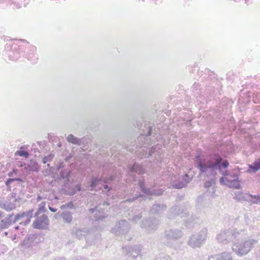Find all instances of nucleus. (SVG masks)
<instances>
[{
  "mask_svg": "<svg viewBox=\"0 0 260 260\" xmlns=\"http://www.w3.org/2000/svg\"><path fill=\"white\" fill-rule=\"evenodd\" d=\"M230 165L227 159H224L218 153H213L208 156H196L194 166L199 170V175L207 177H214L217 175V171L223 176L230 175L226 169Z\"/></svg>",
  "mask_w": 260,
  "mask_h": 260,
  "instance_id": "obj_1",
  "label": "nucleus"
},
{
  "mask_svg": "<svg viewBox=\"0 0 260 260\" xmlns=\"http://www.w3.org/2000/svg\"><path fill=\"white\" fill-rule=\"evenodd\" d=\"M257 240L248 238L241 242L234 243L232 246V250L239 256L247 254L257 244Z\"/></svg>",
  "mask_w": 260,
  "mask_h": 260,
  "instance_id": "obj_2",
  "label": "nucleus"
},
{
  "mask_svg": "<svg viewBox=\"0 0 260 260\" xmlns=\"http://www.w3.org/2000/svg\"><path fill=\"white\" fill-rule=\"evenodd\" d=\"M242 232V230L238 229L223 230L217 234L216 240L219 243L226 244L234 239L239 238Z\"/></svg>",
  "mask_w": 260,
  "mask_h": 260,
  "instance_id": "obj_3",
  "label": "nucleus"
},
{
  "mask_svg": "<svg viewBox=\"0 0 260 260\" xmlns=\"http://www.w3.org/2000/svg\"><path fill=\"white\" fill-rule=\"evenodd\" d=\"M208 230L206 228L202 229L200 232L192 235L189 237L187 245L190 247L196 248L200 247L205 243L207 239Z\"/></svg>",
  "mask_w": 260,
  "mask_h": 260,
  "instance_id": "obj_4",
  "label": "nucleus"
},
{
  "mask_svg": "<svg viewBox=\"0 0 260 260\" xmlns=\"http://www.w3.org/2000/svg\"><path fill=\"white\" fill-rule=\"evenodd\" d=\"M183 236L182 231L178 229L172 228L165 231L164 238L166 241L164 242L165 245L173 247L174 242L181 238Z\"/></svg>",
  "mask_w": 260,
  "mask_h": 260,
  "instance_id": "obj_5",
  "label": "nucleus"
},
{
  "mask_svg": "<svg viewBox=\"0 0 260 260\" xmlns=\"http://www.w3.org/2000/svg\"><path fill=\"white\" fill-rule=\"evenodd\" d=\"M234 199L238 201H246L251 204L260 203V196H253L241 191H235L234 194Z\"/></svg>",
  "mask_w": 260,
  "mask_h": 260,
  "instance_id": "obj_6",
  "label": "nucleus"
},
{
  "mask_svg": "<svg viewBox=\"0 0 260 260\" xmlns=\"http://www.w3.org/2000/svg\"><path fill=\"white\" fill-rule=\"evenodd\" d=\"M161 147L160 144H157L152 146L151 148H147L146 149L141 148L138 151V156L140 158H149L150 156L156 158V156L159 154L158 150L161 149Z\"/></svg>",
  "mask_w": 260,
  "mask_h": 260,
  "instance_id": "obj_7",
  "label": "nucleus"
},
{
  "mask_svg": "<svg viewBox=\"0 0 260 260\" xmlns=\"http://www.w3.org/2000/svg\"><path fill=\"white\" fill-rule=\"evenodd\" d=\"M131 229L129 223L125 220L118 221L115 227L112 229V232L116 236L123 235L127 234Z\"/></svg>",
  "mask_w": 260,
  "mask_h": 260,
  "instance_id": "obj_8",
  "label": "nucleus"
},
{
  "mask_svg": "<svg viewBox=\"0 0 260 260\" xmlns=\"http://www.w3.org/2000/svg\"><path fill=\"white\" fill-rule=\"evenodd\" d=\"M159 224V220L154 218L143 219L140 223V226L149 233L155 231L157 229Z\"/></svg>",
  "mask_w": 260,
  "mask_h": 260,
  "instance_id": "obj_9",
  "label": "nucleus"
},
{
  "mask_svg": "<svg viewBox=\"0 0 260 260\" xmlns=\"http://www.w3.org/2000/svg\"><path fill=\"white\" fill-rule=\"evenodd\" d=\"M139 186L141 191L148 196H159L162 194L164 190L162 188L155 189L153 187H147L145 186V182L143 180H140Z\"/></svg>",
  "mask_w": 260,
  "mask_h": 260,
  "instance_id": "obj_10",
  "label": "nucleus"
},
{
  "mask_svg": "<svg viewBox=\"0 0 260 260\" xmlns=\"http://www.w3.org/2000/svg\"><path fill=\"white\" fill-rule=\"evenodd\" d=\"M188 214L187 209L178 206H175L171 207L168 212V217L169 219H173L177 216L180 215L183 218Z\"/></svg>",
  "mask_w": 260,
  "mask_h": 260,
  "instance_id": "obj_11",
  "label": "nucleus"
},
{
  "mask_svg": "<svg viewBox=\"0 0 260 260\" xmlns=\"http://www.w3.org/2000/svg\"><path fill=\"white\" fill-rule=\"evenodd\" d=\"M49 224V219L47 215L43 214L38 217L33 222L32 226L34 229L46 230Z\"/></svg>",
  "mask_w": 260,
  "mask_h": 260,
  "instance_id": "obj_12",
  "label": "nucleus"
},
{
  "mask_svg": "<svg viewBox=\"0 0 260 260\" xmlns=\"http://www.w3.org/2000/svg\"><path fill=\"white\" fill-rule=\"evenodd\" d=\"M34 212V210L31 209L28 211L17 214L14 217L13 222L14 223L21 219L26 217V219L20 223L24 225H27L30 223L31 218L33 217Z\"/></svg>",
  "mask_w": 260,
  "mask_h": 260,
  "instance_id": "obj_13",
  "label": "nucleus"
},
{
  "mask_svg": "<svg viewBox=\"0 0 260 260\" xmlns=\"http://www.w3.org/2000/svg\"><path fill=\"white\" fill-rule=\"evenodd\" d=\"M89 212L93 214L95 221H103L108 216V214L105 212L104 209L101 206H96L91 208L89 209Z\"/></svg>",
  "mask_w": 260,
  "mask_h": 260,
  "instance_id": "obj_14",
  "label": "nucleus"
},
{
  "mask_svg": "<svg viewBox=\"0 0 260 260\" xmlns=\"http://www.w3.org/2000/svg\"><path fill=\"white\" fill-rule=\"evenodd\" d=\"M148 130L146 134L141 135L138 138V142L139 143L138 146L141 148H147L151 141L149 138L151 135V127L150 126H148Z\"/></svg>",
  "mask_w": 260,
  "mask_h": 260,
  "instance_id": "obj_15",
  "label": "nucleus"
},
{
  "mask_svg": "<svg viewBox=\"0 0 260 260\" xmlns=\"http://www.w3.org/2000/svg\"><path fill=\"white\" fill-rule=\"evenodd\" d=\"M142 250L141 245H135L133 247L125 246L123 248V252L128 257L132 256L136 258L140 254Z\"/></svg>",
  "mask_w": 260,
  "mask_h": 260,
  "instance_id": "obj_16",
  "label": "nucleus"
},
{
  "mask_svg": "<svg viewBox=\"0 0 260 260\" xmlns=\"http://www.w3.org/2000/svg\"><path fill=\"white\" fill-rule=\"evenodd\" d=\"M192 178L189 177L188 175L186 174L184 176L179 177L177 181H173L172 186L176 189H181L185 186L191 180Z\"/></svg>",
  "mask_w": 260,
  "mask_h": 260,
  "instance_id": "obj_17",
  "label": "nucleus"
},
{
  "mask_svg": "<svg viewBox=\"0 0 260 260\" xmlns=\"http://www.w3.org/2000/svg\"><path fill=\"white\" fill-rule=\"evenodd\" d=\"M89 230L87 228H78L73 230L72 234L74 237L78 239H82L88 233Z\"/></svg>",
  "mask_w": 260,
  "mask_h": 260,
  "instance_id": "obj_18",
  "label": "nucleus"
},
{
  "mask_svg": "<svg viewBox=\"0 0 260 260\" xmlns=\"http://www.w3.org/2000/svg\"><path fill=\"white\" fill-rule=\"evenodd\" d=\"M167 206L164 204H155L150 209V213L152 215H159L166 210Z\"/></svg>",
  "mask_w": 260,
  "mask_h": 260,
  "instance_id": "obj_19",
  "label": "nucleus"
},
{
  "mask_svg": "<svg viewBox=\"0 0 260 260\" xmlns=\"http://www.w3.org/2000/svg\"><path fill=\"white\" fill-rule=\"evenodd\" d=\"M232 256L230 252H224L220 254L210 255L208 260H232Z\"/></svg>",
  "mask_w": 260,
  "mask_h": 260,
  "instance_id": "obj_20",
  "label": "nucleus"
},
{
  "mask_svg": "<svg viewBox=\"0 0 260 260\" xmlns=\"http://www.w3.org/2000/svg\"><path fill=\"white\" fill-rule=\"evenodd\" d=\"M187 217V218L184 220L185 226L188 228H192L194 224L197 222L198 217L192 214L189 215L188 211V214L183 217Z\"/></svg>",
  "mask_w": 260,
  "mask_h": 260,
  "instance_id": "obj_21",
  "label": "nucleus"
},
{
  "mask_svg": "<svg viewBox=\"0 0 260 260\" xmlns=\"http://www.w3.org/2000/svg\"><path fill=\"white\" fill-rule=\"evenodd\" d=\"M13 214L8 215L4 219L0 221V230L8 229L12 222Z\"/></svg>",
  "mask_w": 260,
  "mask_h": 260,
  "instance_id": "obj_22",
  "label": "nucleus"
},
{
  "mask_svg": "<svg viewBox=\"0 0 260 260\" xmlns=\"http://www.w3.org/2000/svg\"><path fill=\"white\" fill-rule=\"evenodd\" d=\"M233 177L234 178L232 180L229 179L228 183H227V186L231 188L240 189L241 188V186L239 183L238 176L236 174H234Z\"/></svg>",
  "mask_w": 260,
  "mask_h": 260,
  "instance_id": "obj_23",
  "label": "nucleus"
},
{
  "mask_svg": "<svg viewBox=\"0 0 260 260\" xmlns=\"http://www.w3.org/2000/svg\"><path fill=\"white\" fill-rule=\"evenodd\" d=\"M27 165L29 171L38 172L40 170V166L36 160L31 159Z\"/></svg>",
  "mask_w": 260,
  "mask_h": 260,
  "instance_id": "obj_24",
  "label": "nucleus"
},
{
  "mask_svg": "<svg viewBox=\"0 0 260 260\" xmlns=\"http://www.w3.org/2000/svg\"><path fill=\"white\" fill-rule=\"evenodd\" d=\"M0 207L6 211L9 212L15 208V205L14 204L7 203L2 199H0Z\"/></svg>",
  "mask_w": 260,
  "mask_h": 260,
  "instance_id": "obj_25",
  "label": "nucleus"
},
{
  "mask_svg": "<svg viewBox=\"0 0 260 260\" xmlns=\"http://www.w3.org/2000/svg\"><path fill=\"white\" fill-rule=\"evenodd\" d=\"M67 140L69 143H71L73 144H76L78 145H80L81 144V139L75 137L72 134L69 135L67 138Z\"/></svg>",
  "mask_w": 260,
  "mask_h": 260,
  "instance_id": "obj_26",
  "label": "nucleus"
},
{
  "mask_svg": "<svg viewBox=\"0 0 260 260\" xmlns=\"http://www.w3.org/2000/svg\"><path fill=\"white\" fill-rule=\"evenodd\" d=\"M131 212L133 215V217L131 219H129L128 220L133 221L135 223H136L141 219L142 217V212H139L137 213L136 209H134L131 211Z\"/></svg>",
  "mask_w": 260,
  "mask_h": 260,
  "instance_id": "obj_27",
  "label": "nucleus"
},
{
  "mask_svg": "<svg viewBox=\"0 0 260 260\" xmlns=\"http://www.w3.org/2000/svg\"><path fill=\"white\" fill-rule=\"evenodd\" d=\"M131 171L136 172L138 174H143L145 173L144 169L140 165L135 163L131 168Z\"/></svg>",
  "mask_w": 260,
  "mask_h": 260,
  "instance_id": "obj_28",
  "label": "nucleus"
},
{
  "mask_svg": "<svg viewBox=\"0 0 260 260\" xmlns=\"http://www.w3.org/2000/svg\"><path fill=\"white\" fill-rule=\"evenodd\" d=\"M23 48V47L20 46L18 47V50H16V52L9 53L10 59L14 61L17 60L19 58L18 55L21 52H22Z\"/></svg>",
  "mask_w": 260,
  "mask_h": 260,
  "instance_id": "obj_29",
  "label": "nucleus"
},
{
  "mask_svg": "<svg viewBox=\"0 0 260 260\" xmlns=\"http://www.w3.org/2000/svg\"><path fill=\"white\" fill-rule=\"evenodd\" d=\"M103 182V180L101 178H99L97 177H93L91 180V183L90 185V190H93L94 188L96 187L99 184H102Z\"/></svg>",
  "mask_w": 260,
  "mask_h": 260,
  "instance_id": "obj_30",
  "label": "nucleus"
},
{
  "mask_svg": "<svg viewBox=\"0 0 260 260\" xmlns=\"http://www.w3.org/2000/svg\"><path fill=\"white\" fill-rule=\"evenodd\" d=\"M71 171L68 169H66L60 172V177L62 179H65L66 183H68L70 181L69 177L70 176Z\"/></svg>",
  "mask_w": 260,
  "mask_h": 260,
  "instance_id": "obj_31",
  "label": "nucleus"
},
{
  "mask_svg": "<svg viewBox=\"0 0 260 260\" xmlns=\"http://www.w3.org/2000/svg\"><path fill=\"white\" fill-rule=\"evenodd\" d=\"M248 167L254 172L260 170V158L256 160L253 164L249 165Z\"/></svg>",
  "mask_w": 260,
  "mask_h": 260,
  "instance_id": "obj_32",
  "label": "nucleus"
},
{
  "mask_svg": "<svg viewBox=\"0 0 260 260\" xmlns=\"http://www.w3.org/2000/svg\"><path fill=\"white\" fill-rule=\"evenodd\" d=\"M36 51V48L35 47H32V53L31 55L26 54V57H27L28 59L32 61L33 63H36L38 59V55L36 53H35Z\"/></svg>",
  "mask_w": 260,
  "mask_h": 260,
  "instance_id": "obj_33",
  "label": "nucleus"
},
{
  "mask_svg": "<svg viewBox=\"0 0 260 260\" xmlns=\"http://www.w3.org/2000/svg\"><path fill=\"white\" fill-rule=\"evenodd\" d=\"M139 199H141V201L145 200L146 197L144 195V194L140 193L138 195L133 197L132 198L126 199L125 201H124V202H133Z\"/></svg>",
  "mask_w": 260,
  "mask_h": 260,
  "instance_id": "obj_34",
  "label": "nucleus"
},
{
  "mask_svg": "<svg viewBox=\"0 0 260 260\" xmlns=\"http://www.w3.org/2000/svg\"><path fill=\"white\" fill-rule=\"evenodd\" d=\"M62 217L63 219V221L70 223L72 220V214L68 211L63 212L62 213Z\"/></svg>",
  "mask_w": 260,
  "mask_h": 260,
  "instance_id": "obj_35",
  "label": "nucleus"
},
{
  "mask_svg": "<svg viewBox=\"0 0 260 260\" xmlns=\"http://www.w3.org/2000/svg\"><path fill=\"white\" fill-rule=\"evenodd\" d=\"M54 156L55 155L54 154L50 153L49 155L43 157V158H42V162L44 164H45L48 162H50L53 160Z\"/></svg>",
  "mask_w": 260,
  "mask_h": 260,
  "instance_id": "obj_36",
  "label": "nucleus"
},
{
  "mask_svg": "<svg viewBox=\"0 0 260 260\" xmlns=\"http://www.w3.org/2000/svg\"><path fill=\"white\" fill-rule=\"evenodd\" d=\"M15 154L27 158L28 157L29 153L26 151L18 150L15 153Z\"/></svg>",
  "mask_w": 260,
  "mask_h": 260,
  "instance_id": "obj_37",
  "label": "nucleus"
},
{
  "mask_svg": "<svg viewBox=\"0 0 260 260\" xmlns=\"http://www.w3.org/2000/svg\"><path fill=\"white\" fill-rule=\"evenodd\" d=\"M45 207L44 205H40L39 208L37 209V211L34 214V216L35 217H39V215L41 213L44 211Z\"/></svg>",
  "mask_w": 260,
  "mask_h": 260,
  "instance_id": "obj_38",
  "label": "nucleus"
},
{
  "mask_svg": "<svg viewBox=\"0 0 260 260\" xmlns=\"http://www.w3.org/2000/svg\"><path fill=\"white\" fill-rule=\"evenodd\" d=\"M18 170L17 169H13L12 171L8 173V176L11 178H15L17 175Z\"/></svg>",
  "mask_w": 260,
  "mask_h": 260,
  "instance_id": "obj_39",
  "label": "nucleus"
},
{
  "mask_svg": "<svg viewBox=\"0 0 260 260\" xmlns=\"http://www.w3.org/2000/svg\"><path fill=\"white\" fill-rule=\"evenodd\" d=\"M81 189V186L79 184H77L75 187L72 189L71 195L73 196L75 194L77 191H80Z\"/></svg>",
  "mask_w": 260,
  "mask_h": 260,
  "instance_id": "obj_40",
  "label": "nucleus"
},
{
  "mask_svg": "<svg viewBox=\"0 0 260 260\" xmlns=\"http://www.w3.org/2000/svg\"><path fill=\"white\" fill-rule=\"evenodd\" d=\"M211 178V180L210 181H207L205 182V184H204V187L205 188H210L213 183L214 182V179H213L214 177H210Z\"/></svg>",
  "mask_w": 260,
  "mask_h": 260,
  "instance_id": "obj_41",
  "label": "nucleus"
},
{
  "mask_svg": "<svg viewBox=\"0 0 260 260\" xmlns=\"http://www.w3.org/2000/svg\"><path fill=\"white\" fill-rule=\"evenodd\" d=\"M229 179H228L227 178L222 177L219 179V182L221 185H227V183H228Z\"/></svg>",
  "mask_w": 260,
  "mask_h": 260,
  "instance_id": "obj_42",
  "label": "nucleus"
},
{
  "mask_svg": "<svg viewBox=\"0 0 260 260\" xmlns=\"http://www.w3.org/2000/svg\"><path fill=\"white\" fill-rule=\"evenodd\" d=\"M9 180H11L10 178H8L5 181V185L7 187V189L8 191L11 190V184L13 183L12 181H9Z\"/></svg>",
  "mask_w": 260,
  "mask_h": 260,
  "instance_id": "obj_43",
  "label": "nucleus"
},
{
  "mask_svg": "<svg viewBox=\"0 0 260 260\" xmlns=\"http://www.w3.org/2000/svg\"><path fill=\"white\" fill-rule=\"evenodd\" d=\"M11 180H9V181H12L13 182H14V181H18V182H24V181L23 180V179L22 178H17V177H15V178H10Z\"/></svg>",
  "mask_w": 260,
  "mask_h": 260,
  "instance_id": "obj_44",
  "label": "nucleus"
},
{
  "mask_svg": "<svg viewBox=\"0 0 260 260\" xmlns=\"http://www.w3.org/2000/svg\"><path fill=\"white\" fill-rule=\"evenodd\" d=\"M156 260H171V257L169 255H162Z\"/></svg>",
  "mask_w": 260,
  "mask_h": 260,
  "instance_id": "obj_45",
  "label": "nucleus"
},
{
  "mask_svg": "<svg viewBox=\"0 0 260 260\" xmlns=\"http://www.w3.org/2000/svg\"><path fill=\"white\" fill-rule=\"evenodd\" d=\"M202 201H203V198L202 197H200L198 198V199L197 200V202L198 204H197V207L198 208L199 207V204L200 203H201L202 202Z\"/></svg>",
  "mask_w": 260,
  "mask_h": 260,
  "instance_id": "obj_46",
  "label": "nucleus"
},
{
  "mask_svg": "<svg viewBox=\"0 0 260 260\" xmlns=\"http://www.w3.org/2000/svg\"><path fill=\"white\" fill-rule=\"evenodd\" d=\"M49 209L53 212H55L57 211V209L51 207L50 206H49Z\"/></svg>",
  "mask_w": 260,
  "mask_h": 260,
  "instance_id": "obj_47",
  "label": "nucleus"
},
{
  "mask_svg": "<svg viewBox=\"0 0 260 260\" xmlns=\"http://www.w3.org/2000/svg\"><path fill=\"white\" fill-rule=\"evenodd\" d=\"M54 260H66V258L63 257H58L55 258Z\"/></svg>",
  "mask_w": 260,
  "mask_h": 260,
  "instance_id": "obj_48",
  "label": "nucleus"
},
{
  "mask_svg": "<svg viewBox=\"0 0 260 260\" xmlns=\"http://www.w3.org/2000/svg\"><path fill=\"white\" fill-rule=\"evenodd\" d=\"M5 216V214L3 212L0 211V219Z\"/></svg>",
  "mask_w": 260,
  "mask_h": 260,
  "instance_id": "obj_49",
  "label": "nucleus"
},
{
  "mask_svg": "<svg viewBox=\"0 0 260 260\" xmlns=\"http://www.w3.org/2000/svg\"><path fill=\"white\" fill-rule=\"evenodd\" d=\"M104 188L106 189H108V190H110L108 185H104Z\"/></svg>",
  "mask_w": 260,
  "mask_h": 260,
  "instance_id": "obj_50",
  "label": "nucleus"
},
{
  "mask_svg": "<svg viewBox=\"0 0 260 260\" xmlns=\"http://www.w3.org/2000/svg\"><path fill=\"white\" fill-rule=\"evenodd\" d=\"M41 199H42V197H40V196H38V198H37V200L38 201H39Z\"/></svg>",
  "mask_w": 260,
  "mask_h": 260,
  "instance_id": "obj_51",
  "label": "nucleus"
},
{
  "mask_svg": "<svg viewBox=\"0 0 260 260\" xmlns=\"http://www.w3.org/2000/svg\"><path fill=\"white\" fill-rule=\"evenodd\" d=\"M21 41H22V42H26V43H28V42L26 40H21Z\"/></svg>",
  "mask_w": 260,
  "mask_h": 260,
  "instance_id": "obj_52",
  "label": "nucleus"
},
{
  "mask_svg": "<svg viewBox=\"0 0 260 260\" xmlns=\"http://www.w3.org/2000/svg\"><path fill=\"white\" fill-rule=\"evenodd\" d=\"M4 234H5V235L7 236L8 234V233L7 232H5Z\"/></svg>",
  "mask_w": 260,
  "mask_h": 260,
  "instance_id": "obj_53",
  "label": "nucleus"
},
{
  "mask_svg": "<svg viewBox=\"0 0 260 260\" xmlns=\"http://www.w3.org/2000/svg\"><path fill=\"white\" fill-rule=\"evenodd\" d=\"M50 164H48L47 165V168L50 167Z\"/></svg>",
  "mask_w": 260,
  "mask_h": 260,
  "instance_id": "obj_54",
  "label": "nucleus"
},
{
  "mask_svg": "<svg viewBox=\"0 0 260 260\" xmlns=\"http://www.w3.org/2000/svg\"><path fill=\"white\" fill-rule=\"evenodd\" d=\"M19 229V227L18 226L15 227V229Z\"/></svg>",
  "mask_w": 260,
  "mask_h": 260,
  "instance_id": "obj_55",
  "label": "nucleus"
},
{
  "mask_svg": "<svg viewBox=\"0 0 260 260\" xmlns=\"http://www.w3.org/2000/svg\"><path fill=\"white\" fill-rule=\"evenodd\" d=\"M247 172H250V170H248L247 171Z\"/></svg>",
  "mask_w": 260,
  "mask_h": 260,
  "instance_id": "obj_56",
  "label": "nucleus"
}]
</instances>
